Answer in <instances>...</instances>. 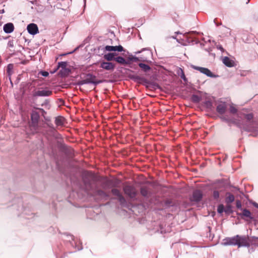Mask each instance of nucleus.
I'll return each instance as SVG.
<instances>
[{
    "label": "nucleus",
    "instance_id": "54",
    "mask_svg": "<svg viewBox=\"0 0 258 258\" xmlns=\"http://www.w3.org/2000/svg\"><path fill=\"white\" fill-rule=\"evenodd\" d=\"M38 109L41 110H42V111H44V110L43 109H42V108H38Z\"/></svg>",
    "mask_w": 258,
    "mask_h": 258
},
{
    "label": "nucleus",
    "instance_id": "29",
    "mask_svg": "<svg viewBox=\"0 0 258 258\" xmlns=\"http://www.w3.org/2000/svg\"><path fill=\"white\" fill-rule=\"evenodd\" d=\"M224 212L227 214H232L233 212L231 204H226Z\"/></svg>",
    "mask_w": 258,
    "mask_h": 258
},
{
    "label": "nucleus",
    "instance_id": "7",
    "mask_svg": "<svg viewBox=\"0 0 258 258\" xmlns=\"http://www.w3.org/2000/svg\"><path fill=\"white\" fill-rule=\"evenodd\" d=\"M191 68H192L194 70H197L199 71L200 73L206 75L207 76L211 77V78H214L216 77L215 75H214L211 71L206 68L204 67H198L193 64H191L190 66Z\"/></svg>",
    "mask_w": 258,
    "mask_h": 258
},
{
    "label": "nucleus",
    "instance_id": "44",
    "mask_svg": "<svg viewBox=\"0 0 258 258\" xmlns=\"http://www.w3.org/2000/svg\"><path fill=\"white\" fill-rule=\"evenodd\" d=\"M252 244L254 246H258V238H256L254 241L252 242Z\"/></svg>",
    "mask_w": 258,
    "mask_h": 258
},
{
    "label": "nucleus",
    "instance_id": "37",
    "mask_svg": "<svg viewBox=\"0 0 258 258\" xmlns=\"http://www.w3.org/2000/svg\"><path fill=\"white\" fill-rule=\"evenodd\" d=\"M147 83L151 86H152V88L154 89H156L157 88H159V86L158 84L154 82H148Z\"/></svg>",
    "mask_w": 258,
    "mask_h": 258
},
{
    "label": "nucleus",
    "instance_id": "47",
    "mask_svg": "<svg viewBox=\"0 0 258 258\" xmlns=\"http://www.w3.org/2000/svg\"><path fill=\"white\" fill-rule=\"evenodd\" d=\"M190 33H197L196 31H190L188 33H186V34H190Z\"/></svg>",
    "mask_w": 258,
    "mask_h": 258
},
{
    "label": "nucleus",
    "instance_id": "33",
    "mask_svg": "<svg viewBox=\"0 0 258 258\" xmlns=\"http://www.w3.org/2000/svg\"><path fill=\"white\" fill-rule=\"evenodd\" d=\"M133 61L137 62L139 60H141L143 61H147V58H145L144 57H140V59L136 56H132Z\"/></svg>",
    "mask_w": 258,
    "mask_h": 258
},
{
    "label": "nucleus",
    "instance_id": "59",
    "mask_svg": "<svg viewBox=\"0 0 258 258\" xmlns=\"http://www.w3.org/2000/svg\"><path fill=\"white\" fill-rule=\"evenodd\" d=\"M103 187L104 188H106V187H105V186H103Z\"/></svg>",
    "mask_w": 258,
    "mask_h": 258
},
{
    "label": "nucleus",
    "instance_id": "42",
    "mask_svg": "<svg viewBox=\"0 0 258 258\" xmlns=\"http://www.w3.org/2000/svg\"><path fill=\"white\" fill-rule=\"evenodd\" d=\"M145 50L149 51L150 49L148 48H144L142 49H141L140 51H138L137 52H136L135 53L136 54H139V53H141L142 52H143V51H145Z\"/></svg>",
    "mask_w": 258,
    "mask_h": 258
},
{
    "label": "nucleus",
    "instance_id": "18",
    "mask_svg": "<svg viewBox=\"0 0 258 258\" xmlns=\"http://www.w3.org/2000/svg\"><path fill=\"white\" fill-rule=\"evenodd\" d=\"M242 213H237V215L240 216L241 218H243V217H246L249 218L250 220L253 219V217L251 216V214L250 212L246 209H243L242 210Z\"/></svg>",
    "mask_w": 258,
    "mask_h": 258
},
{
    "label": "nucleus",
    "instance_id": "40",
    "mask_svg": "<svg viewBox=\"0 0 258 258\" xmlns=\"http://www.w3.org/2000/svg\"><path fill=\"white\" fill-rule=\"evenodd\" d=\"M42 106H49V100L48 99H45L41 104Z\"/></svg>",
    "mask_w": 258,
    "mask_h": 258
},
{
    "label": "nucleus",
    "instance_id": "52",
    "mask_svg": "<svg viewBox=\"0 0 258 258\" xmlns=\"http://www.w3.org/2000/svg\"><path fill=\"white\" fill-rule=\"evenodd\" d=\"M172 38H173V39H176V36H173L172 37Z\"/></svg>",
    "mask_w": 258,
    "mask_h": 258
},
{
    "label": "nucleus",
    "instance_id": "32",
    "mask_svg": "<svg viewBox=\"0 0 258 258\" xmlns=\"http://www.w3.org/2000/svg\"><path fill=\"white\" fill-rule=\"evenodd\" d=\"M225 208L224 206L222 204L219 205L217 207V212L219 214L222 213L223 212H224Z\"/></svg>",
    "mask_w": 258,
    "mask_h": 258
},
{
    "label": "nucleus",
    "instance_id": "48",
    "mask_svg": "<svg viewBox=\"0 0 258 258\" xmlns=\"http://www.w3.org/2000/svg\"><path fill=\"white\" fill-rule=\"evenodd\" d=\"M5 13V10L4 9L0 11V14H3Z\"/></svg>",
    "mask_w": 258,
    "mask_h": 258
},
{
    "label": "nucleus",
    "instance_id": "12",
    "mask_svg": "<svg viewBox=\"0 0 258 258\" xmlns=\"http://www.w3.org/2000/svg\"><path fill=\"white\" fill-rule=\"evenodd\" d=\"M141 195L145 198H149L152 196L151 189L147 186H142L140 188Z\"/></svg>",
    "mask_w": 258,
    "mask_h": 258
},
{
    "label": "nucleus",
    "instance_id": "13",
    "mask_svg": "<svg viewBox=\"0 0 258 258\" xmlns=\"http://www.w3.org/2000/svg\"><path fill=\"white\" fill-rule=\"evenodd\" d=\"M100 68L106 71H113L115 68V65L110 62L102 61L100 63Z\"/></svg>",
    "mask_w": 258,
    "mask_h": 258
},
{
    "label": "nucleus",
    "instance_id": "46",
    "mask_svg": "<svg viewBox=\"0 0 258 258\" xmlns=\"http://www.w3.org/2000/svg\"><path fill=\"white\" fill-rule=\"evenodd\" d=\"M131 64V61L128 60H126V63H124V65H127V64Z\"/></svg>",
    "mask_w": 258,
    "mask_h": 258
},
{
    "label": "nucleus",
    "instance_id": "35",
    "mask_svg": "<svg viewBox=\"0 0 258 258\" xmlns=\"http://www.w3.org/2000/svg\"><path fill=\"white\" fill-rule=\"evenodd\" d=\"M58 67L61 68L62 69H65L67 67V63L66 61H60L58 62Z\"/></svg>",
    "mask_w": 258,
    "mask_h": 258
},
{
    "label": "nucleus",
    "instance_id": "24",
    "mask_svg": "<svg viewBox=\"0 0 258 258\" xmlns=\"http://www.w3.org/2000/svg\"><path fill=\"white\" fill-rule=\"evenodd\" d=\"M177 74L185 82L187 81V78H186L184 73L182 69L179 68L177 71Z\"/></svg>",
    "mask_w": 258,
    "mask_h": 258
},
{
    "label": "nucleus",
    "instance_id": "39",
    "mask_svg": "<svg viewBox=\"0 0 258 258\" xmlns=\"http://www.w3.org/2000/svg\"><path fill=\"white\" fill-rule=\"evenodd\" d=\"M236 206L237 208H238L239 209H240L241 210L243 209H242V205H241V203L240 200L236 201Z\"/></svg>",
    "mask_w": 258,
    "mask_h": 258
},
{
    "label": "nucleus",
    "instance_id": "38",
    "mask_svg": "<svg viewBox=\"0 0 258 258\" xmlns=\"http://www.w3.org/2000/svg\"><path fill=\"white\" fill-rule=\"evenodd\" d=\"M229 110H230V112L232 114H235L237 111V109L233 106H230Z\"/></svg>",
    "mask_w": 258,
    "mask_h": 258
},
{
    "label": "nucleus",
    "instance_id": "26",
    "mask_svg": "<svg viewBox=\"0 0 258 258\" xmlns=\"http://www.w3.org/2000/svg\"><path fill=\"white\" fill-rule=\"evenodd\" d=\"M115 61L121 65H124V63H126V60L121 56H118L116 57L115 58Z\"/></svg>",
    "mask_w": 258,
    "mask_h": 258
},
{
    "label": "nucleus",
    "instance_id": "25",
    "mask_svg": "<svg viewBox=\"0 0 258 258\" xmlns=\"http://www.w3.org/2000/svg\"><path fill=\"white\" fill-rule=\"evenodd\" d=\"M139 66L142 69V70L144 72H148L150 71L151 69V67L149 65L143 63H139Z\"/></svg>",
    "mask_w": 258,
    "mask_h": 258
},
{
    "label": "nucleus",
    "instance_id": "57",
    "mask_svg": "<svg viewBox=\"0 0 258 258\" xmlns=\"http://www.w3.org/2000/svg\"><path fill=\"white\" fill-rule=\"evenodd\" d=\"M74 51H72V52H69V53H72Z\"/></svg>",
    "mask_w": 258,
    "mask_h": 258
},
{
    "label": "nucleus",
    "instance_id": "30",
    "mask_svg": "<svg viewBox=\"0 0 258 258\" xmlns=\"http://www.w3.org/2000/svg\"><path fill=\"white\" fill-rule=\"evenodd\" d=\"M117 200L121 205H124L126 204V200L122 195H120L117 197Z\"/></svg>",
    "mask_w": 258,
    "mask_h": 258
},
{
    "label": "nucleus",
    "instance_id": "31",
    "mask_svg": "<svg viewBox=\"0 0 258 258\" xmlns=\"http://www.w3.org/2000/svg\"><path fill=\"white\" fill-rule=\"evenodd\" d=\"M111 192L113 195L116 196L117 197H118V196H119L120 195H121L120 191L118 189H116V188L112 189Z\"/></svg>",
    "mask_w": 258,
    "mask_h": 258
},
{
    "label": "nucleus",
    "instance_id": "15",
    "mask_svg": "<svg viewBox=\"0 0 258 258\" xmlns=\"http://www.w3.org/2000/svg\"><path fill=\"white\" fill-rule=\"evenodd\" d=\"M227 109V104L225 102H221L219 103L217 107H216V111L217 112L220 114H224Z\"/></svg>",
    "mask_w": 258,
    "mask_h": 258
},
{
    "label": "nucleus",
    "instance_id": "43",
    "mask_svg": "<svg viewBox=\"0 0 258 258\" xmlns=\"http://www.w3.org/2000/svg\"><path fill=\"white\" fill-rule=\"evenodd\" d=\"M217 48L218 49L221 50L222 52H223L224 51V49L223 48L221 45H217Z\"/></svg>",
    "mask_w": 258,
    "mask_h": 258
},
{
    "label": "nucleus",
    "instance_id": "36",
    "mask_svg": "<svg viewBox=\"0 0 258 258\" xmlns=\"http://www.w3.org/2000/svg\"><path fill=\"white\" fill-rule=\"evenodd\" d=\"M8 47L13 48L14 47V40H9L7 44Z\"/></svg>",
    "mask_w": 258,
    "mask_h": 258
},
{
    "label": "nucleus",
    "instance_id": "5",
    "mask_svg": "<svg viewBox=\"0 0 258 258\" xmlns=\"http://www.w3.org/2000/svg\"><path fill=\"white\" fill-rule=\"evenodd\" d=\"M39 114L38 112L36 111H32L31 114V124H30V127L31 128H33V129L34 130V132H32L33 134H34L37 129L38 122L39 119Z\"/></svg>",
    "mask_w": 258,
    "mask_h": 258
},
{
    "label": "nucleus",
    "instance_id": "4",
    "mask_svg": "<svg viewBox=\"0 0 258 258\" xmlns=\"http://www.w3.org/2000/svg\"><path fill=\"white\" fill-rule=\"evenodd\" d=\"M103 82L102 80H98L96 79V77L92 74L88 73L86 74L83 79L78 82L77 85L82 86L84 84H93L94 86L101 83Z\"/></svg>",
    "mask_w": 258,
    "mask_h": 258
},
{
    "label": "nucleus",
    "instance_id": "21",
    "mask_svg": "<svg viewBox=\"0 0 258 258\" xmlns=\"http://www.w3.org/2000/svg\"><path fill=\"white\" fill-rule=\"evenodd\" d=\"M116 55L115 52H109L106 54H105L103 56V58L107 61H111L113 60H115V58L116 57L115 56Z\"/></svg>",
    "mask_w": 258,
    "mask_h": 258
},
{
    "label": "nucleus",
    "instance_id": "56",
    "mask_svg": "<svg viewBox=\"0 0 258 258\" xmlns=\"http://www.w3.org/2000/svg\"><path fill=\"white\" fill-rule=\"evenodd\" d=\"M10 51H14V50L10 49Z\"/></svg>",
    "mask_w": 258,
    "mask_h": 258
},
{
    "label": "nucleus",
    "instance_id": "45",
    "mask_svg": "<svg viewBox=\"0 0 258 258\" xmlns=\"http://www.w3.org/2000/svg\"><path fill=\"white\" fill-rule=\"evenodd\" d=\"M131 78L134 79L135 80L140 79V78L138 76H133L131 77Z\"/></svg>",
    "mask_w": 258,
    "mask_h": 258
},
{
    "label": "nucleus",
    "instance_id": "6",
    "mask_svg": "<svg viewBox=\"0 0 258 258\" xmlns=\"http://www.w3.org/2000/svg\"><path fill=\"white\" fill-rule=\"evenodd\" d=\"M124 194L131 199H134L137 196V191L134 186L132 185H125L123 187Z\"/></svg>",
    "mask_w": 258,
    "mask_h": 258
},
{
    "label": "nucleus",
    "instance_id": "51",
    "mask_svg": "<svg viewBox=\"0 0 258 258\" xmlns=\"http://www.w3.org/2000/svg\"><path fill=\"white\" fill-rule=\"evenodd\" d=\"M222 119L224 120H226V121L227 120V119H226L225 117H222Z\"/></svg>",
    "mask_w": 258,
    "mask_h": 258
},
{
    "label": "nucleus",
    "instance_id": "20",
    "mask_svg": "<svg viewBox=\"0 0 258 258\" xmlns=\"http://www.w3.org/2000/svg\"><path fill=\"white\" fill-rule=\"evenodd\" d=\"M235 200V197L233 194L227 192L226 195L225 203L226 204H231Z\"/></svg>",
    "mask_w": 258,
    "mask_h": 258
},
{
    "label": "nucleus",
    "instance_id": "14",
    "mask_svg": "<svg viewBox=\"0 0 258 258\" xmlns=\"http://www.w3.org/2000/svg\"><path fill=\"white\" fill-rule=\"evenodd\" d=\"M27 29L29 34L31 35H35L38 33V28L36 24L31 23L27 26Z\"/></svg>",
    "mask_w": 258,
    "mask_h": 258
},
{
    "label": "nucleus",
    "instance_id": "22",
    "mask_svg": "<svg viewBox=\"0 0 258 258\" xmlns=\"http://www.w3.org/2000/svg\"><path fill=\"white\" fill-rule=\"evenodd\" d=\"M13 64L12 63H10L8 65L7 68V73L8 74V76L9 78V80L11 82V83L12 84V81H11V75H12L13 71Z\"/></svg>",
    "mask_w": 258,
    "mask_h": 258
},
{
    "label": "nucleus",
    "instance_id": "49",
    "mask_svg": "<svg viewBox=\"0 0 258 258\" xmlns=\"http://www.w3.org/2000/svg\"><path fill=\"white\" fill-rule=\"evenodd\" d=\"M253 205H254L256 208H257L258 209V204H257V203H254V204H253Z\"/></svg>",
    "mask_w": 258,
    "mask_h": 258
},
{
    "label": "nucleus",
    "instance_id": "1",
    "mask_svg": "<svg viewBox=\"0 0 258 258\" xmlns=\"http://www.w3.org/2000/svg\"><path fill=\"white\" fill-rule=\"evenodd\" d=\"M241 119L245 120L239 123V127L243 130L248 132H255L258 131V127L256 121L253 120V115L252 113L245 114L242 113L239 116Z\"/></svg>",
    "mask_w": 258,
    "mask_h": 258
},
{
    "label": "nucleus",
    "instance_id": "9",
    "mask_svg": "<svg viewBox=\"0 0 258 258\" xmlns=\"http://www.w3.org/2000/svg\"><path fill=\"white\" fill-rule=\"evenodd\" d=\"M214 98L212 96L206 97V99L203 102V105L204 107L209 110H212L213 109V103Z\"/></svg>",
    "mask_w": 258,
    "mask_h": 258
},
{
    "label": "nucleus",
    "instance_id": "2",
    "mask_svg": "<svg viewBox=\"0 0 258 258\" xmlns=\"http://www.w3.org/2000/svg\"><path fill=\"white\" fill-rule=\"evenodd\" d=\"M52 93V91L48 87H41L37 89L34 86L33 90L31 93V96L33 100H35L39 97H49L51 96Z\"/></svg>",
    "mask_w": 258,
    "mask_h": 258
},
{
    "label": "nucleus",
    "instance_id": "53",
    "mask_svg": "<svg viewBox=\"0 0 258 258\" xmlns=\"http://www.w3.org/2000/svg\"><path fill=\"white\" fill-rule=\"evenodd\" d=\"M175 33L176 34H180V33L179 31H178V32H175Z\"/></svg>",
    "mask_w": 258,
    "mask_h": 258
},
{
    "label": "nucleus",
    "instance_id": "11",
    "mask_svg": "<svg viewBox=\"0 0 258 258\" xmlns=\"http://www.w3.org/2000/svg\"><path fill=\"white\" fill-rule=\"evenodd\" d=\"M203 198V194L200 190L197 189L194 191L191 200L194 202H199L201 201Z\"/></svg>",
    "mask_w": 258,
    "mask_h": 258
},
{
    "label": "nucleus",
    "instance_id": "28",
    "mask_svg": "<svg viewBox=\"0 0 258 258\" xmlns=\"http://www.w3.org/2000/svg\"><path fill=\"white\" fill-rule=\"evenodd\" d=\"M96 194L98 196L104 198H106L108 197V195L105 191L101 189H98L96 191Z\"/></svg>",
    "mask_w": 258,
    "mask_h": 258
},
{
    "label": "nucleus",
    "instance_id": "16",
    "mask_svg": "<svg viewBox=\"0 0 258 258\" xmlns=\"http://www.w3.org/2000/svg\"><path fill=\"white\" fill-rule=\"evenodd\" d=\"M105 49L106 51H118V52H121L124 51V48L121 45H118V46H110V45H106L105 47Z\"/></svg>",
    "mask_w": 258,
    "mask_h": 258
},
{
    "label": "nucleus",
    "instance_id": "3",
    "mask_svg": "<svg viewBox=\"0 0 258 258\" xmlns=\"http://www.w3.org/2000/svg\"><path fill=\"white\" fill-rule=\"evenodd\" d=\"M83 181L87 191L93 190V183L96 182V177L95 175L90 171H86L84 172L83 175Z\"/></svg>",
    "mask_w": 258,
    "mask_h": 258
},
{
    "label": "nucleus",
    "instance_id": "23",
    "mask_svg": "<svg viewBox=\"0 0 258 258\" xmlns=\"http://www.w3.org/2000/svg\"><path fill=\"white\" fill-rule=\"evenodd\" d=\"M64 118L62 116H57L55 118V123L57 126H62L64 124Z\"/></svg>",
    "mask_w": 258,
    "mask_h": 258
},
{
    "label": "nucleus",
    "instance_id": "19",
    "mask_svg": "<svg viewBox=\"0 0 258 258\" xmlns=\"http://www.w3.org/2000/svg\"><path fill=\"white\" fill-rule=\"evenodd\" d=\"M223 63L227 67L231 68L234 66V61L230 59L228 56H225L223 58Z\"/></svg>",
    "mask_w": 258,
    "mask_h": 258
},
{
    "label": "nucleus",
    "instance_id": "34",
    "mask_svg": "<svg viewBox=\"0 0 258 258\" xmlns=\"http://www.w3.org/2000/svg\"><path fill=\"white\" fill-rule=\"evenodd\" d=\"M219 192L217 190H214L213 191V197L214 198V199L216 200H218V199L219 198Z\"/></svg>",
    "mask_w": 258,
    "mask_h": 258
},
{
    "label": "nucleus",
    "instance_id": "50",
    "mask_svg": "<svg viewBox=\"0 0 258 258\" xmlns=\"http://www.w3.org/2000/svg\"><path fill=\"white\" fill-rule=\"evenodd\" d=\"M128 60L130 61H133L132 57H129Z\"/></svg>",
    "mask_w": 258,
    "mask_h": 258
},
{
    "label": "nucleus",
    "instance_id": "41",
    "mask_svg": "<svg viewBox=\"0 0 258 258\" xmlns=\"http://www.w3.org/2000/svg\"><path fill=\"white\" fill-rule=\"evenodd\" d=\"M39 74L45 77H47L49 75V73L46 71H40Z\"/></svg>",
    "mask_w": 258,
    "mask_h": 258
},
{
    "label": "nucleus",
    "instance_id": "8",
    "mask_svg": "<svg viewBox=\"0 0 258 258\" xmlns=\"http://www.w3.org/2000/svg\"><path fill=\"white\" fill-rule=\"evenodd\" d=\"M238 236V238L237 239V246L240 247H249V244L248 243V238L245 236H240L239 235H237Z\"/></svg>",
    "mask_w": 258,
    "mask_h": 258
},
{
    "label": "nucleus",
    "instance_id": "58",
    "mask_svg": "<svg viewBox=\"0 0 258 258\" xmlns=\"http://www.w3.org/2000/svg\"><path fill=\"white\" fill-rule=\"evenodd\" d=\"M249 2V0L247 1V2H246V4H247Z\"/></svg>",
    "mask_w": 258,
    "mask_h": 258
},
{
    "label": "nucleus",
    "instance_id": "17",
    "mask_svg": "<svg viewBox=\"0 0 258 258\" xmlns=\"http://www.w3.org/2000/svg\"><path fill=\"white\" fill-rule=\"evenodd\" d=\"M3 30L6 33H11L14 30V26L12 23H8L4 25Z\"/></svg>",
    "mask_w": 258,
    "mask_h": 258
},
{
    "label": "nucleus",
    "instance_id": "55",
    "mask_svg": "<svg viewBox=\"0 0 258 258\" xmlns=\"http://www.w3.org/2000/svg\"><path fill=\"white\" fill-rule=\"evenodd\" d=\"M10 37V36L8 37H6V38H4L5 39H6L7 38Z\"/></svg>",
    "mask_w": 258,
    "mask_h": 258
},
{
    "label": "nucleus",
    "instance_id": "10",
    "mask_svg": "<svg viewBox=\"0 0 258 258\" xmlns=\"http://www.w3.org/2000/svg\"><path fill=\"white\" fill-rule=\"evenodd\" d=\"M238 236L236 235L232 237L226 238L223 240L224 245H237Z\"/></svg>",
    "mask_w": 258,
    "mask_h": 258
},
{
    "label": "nucleus",
    "instance_id": "27",
    "mask_svg": "<svg viewBox=\"0 0 258 258\" xmlns=\"http://www.w3.org/2000/svg\"><path fill=\"white\" fill-rule=\"evenodd\" d=\"M191 100L194 103H197L201 100V97L198 95L194 94L191 97Z\"/></svg>",
    "mask_w": 258,
    "mask_h": 258
}]
</instances>
